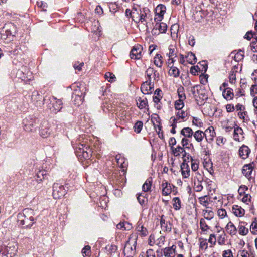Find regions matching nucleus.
Returning a JSON list of instances; mask_svg holds the SVG:
<instances>
[{
  "label": "nucleus",
  "mask_w": 257,
  "mask_h": 257,
  "mask_svg": "<svg viewBox=\"0 0 257 257\" xmlns=\"http://www.w3.org/2000/svg\"><path fill=\"white\" fill-rule=\"evenodd\" d=\"M154 84L153 83L150 84L147 81L144 82L141 86V90L144 94H150L152 93V90L154 89Z\"/></svg>",
  "instance_id": "13"
},
{
  "label": "nucleus",
  "mask_w": 257,
  "mask_h": 257,
  "mask_svg": "<svg viewBox=\"0 0 257 257\" xmlns=\"http://www.w3.org/2000/svg\"><path fill=\"white\" fill-rule=\"evenodd\" d=\"M66 193V190L63 185L55 183L53 185L52 195L54 199H58L63 197Z\"/></svg>",
  "instance_id": "8"
},
{
  "label": "nucleus",
  "mask_w": 257,
  "mask_h": 257,
  "mask_svg": "<svg viewBox=\"0 0 257 257\" xmlns=\"http://www.w3.org/2000/svg\"><path fill=\"white\" fill-rule=\"evenodd\" d=\"M159 77V73H157V71L153 68L149 67L145 71V78L146 81L151 83H154L155 81H157V78Z\"/></svg>",
  "instance_id": "11"
},
{
  "label": "nucleus",
  "mask_w": 257,
  "mask_h": 257,
  "mask_svg": "<svg viewBox=\"0 0 257 257\" xmlns=\"http://www.w3.org/2000/svg\"><path fill=\"white\" fill-rule=\"evenodd\" d=\"M173 206L175 210H179L181 208V201L179 197H174L173 199Z\"/></svg>",
  "instance_id": "42"
},
{
  "label": "nucleus",
  "mask_w": 257,
  "mask_h": 257,
  "mask_svg": "<svg viewBox=\"0 0 257 257\" xmlns=\"http://www.w3.org/2000/svg\"><path fill=\"white\" fill-rule=\"evenodd\" d=\"M136 229L142 236H146L148 235V232L147 229L142 225H138Z\"/></svg>",
  "instance_id": "45"
},
{
  "label": "nucleus",
  "mask_w": 257,
  "mask_h": 257,
  "mask_svg": "<svg viewBox=\"0 0 257 257\" xmlns=\"http://www.w3.org/2000/svg\"><path fill=\"white\" fill-rule=\"evenodd\" d=\"M143 123L142 121H137L135 123V124L133 127L134 131L136 133H140L143 128Z\"/></svg>",
  "instance_id": "44"
},
{
  "label": "nucleus",
  "mask_w": 257,
  "mask_h": 257,
  "mask_svg": "<svg viewBox=\"0 0 257 257\" xmlns=\"http://www.w3.org/2000/svg\"><path fill=\"white\" fill-rule=\"evenodd\" d=\"M237 257H249V254L247 251L242 250L238 252Z\"/></svg>",
  "instance_id": "57"
},
{
  "label": "nucleus",
  "mask_w": 257,
  "mask_h": 257,
  "mask_svg": "<svg viewBox=\"0 0 257 257\" xmlns=\"http://www.w3.org/2000/svg\"><path fill=\"white\" fill-rule=\"evenodd\" d=\"M200 248L206 250L208 248V243L206 239H204L200 242Z\"/></svg>",
  "instance_id": "60"
},
{
  "label": "nucleus",
  "mask_w": 257,
  "mask_h": 257,
  "mask_svg": "<svg viewBox=\"0 0 257 257\" xmlns=\"http://www.w3.org/2000/svg\"><path fill=\"white\" fill-rule=\"evenodd\" d=\"M192 123L194 125H195L198 127H201L203 124L202 122H201L198 118L195 117H193Z\"/></svg>",
  "instance_id": "61"
},
{
  "label": "nucleus",
  "mask_w": 257,
  "mask_h": 257,
  "mask_svg": "<svg viewBox=\"0 0 257 257\" xmlns=\"http://www.w3.org/2000/svg\"><path fill=\"white\" fill-rule=\"evenodd\" d=\"M250 152V149L245 145L242 146L239 150V154L243 159H246Z\"/></svg>",
  "instance_id": "22"
},
{
  "label": "nucleus",
  "mask_w": 257,
  "mask_h": 257,
  "mask_svg": "<svg viewBox=\"0 0 257 257\" xmlns=\"http://www.w3.org/2000/svg\"><path fill=\"white\" fill-rule=\"evenodd\" d=\"M167 29V26L165 23H156L155 28L152 30V33L154 31L159 30V32L161 33H165Z\"/></svg>",
  "instance_id": "28"
},
{
  "label": "nucleus",
  "mask_w": 257,
  "mask_h": 257,
  "mask_svg": "<svg viewBox=\"0 0 257 257\" xmlns=\"http://www.w3.org/2000/svg\"><path fill=\"white\" fill-rule=\"evenodd\" d=\"M154 119H155L156 120V123H158V124L157 125V124H155L153 123L154 127L155 129V130L158 135V137L161 139H164L163 133V132L161 131H162V126L161 125V119H160V117L158 115H157V117H155L154 118Z\"/></svg>",
  "instance_id": "18"
},
{
  "label": "nucleus",
  "mask_w": 257,
  "mask_h": 257,
  "mask_svg": "<svg viewBox=\"0 0 257 257\" xmlns=\"http://www.w3.org/2000/svg\"><path fill=\"white\" fill-rule=\"evenodd\" d=\"M170 69L168 71V74L170 76H173L174 77H178L180 74V71L178 68L176 67H174L173 65L170 66Z\"/></svg>",
  "instance_id": "31"
},
{
  "label": "nucleus",
  "mask_w": 257,
  "mask_h": 257,
  "mask_svg": "<svg viewBox=\"0 0 257 257\" xmlns=\"http://www.w3.org/2000/svg\"><path fill=\"white\" fill-rule=\"evenodd\" d=\"M176 115L179 118L183 119L187 116V113H186L185 111L183 110H178L176 114Z\"/></svg>",
  "instance_id": "62"
},
{
  "label": "nucleus",
  "mask_w": 257,
  "mask_h": 257,
  "mask_svg": "<svg viewBox=\"0 0 257 257\" xmlns=\"http://www.w3.org/2000/svg\"><path fill=\"white\" fill-rule=\"evenodd\" d=\"M176 246L173 245L171 247H165L163 249L164 255L165 257H174Z\"/></svg>",
  "instance_id": "21"
},
{
  "label": "nucleus",
  "mask_w": 257,
  "mask_h": 257,
  "mask_svg": "<svg viewBox=\"0 0 257 257\" xmlns=\"http://www.w3.org/2000/svg\"><path fill=\"white\" fill-rule=\"evenodd\" d=\"M142 50V48L140 45L133 47L130 54L131 59H139L141 58Z\"/></svg>",
  "instance_id": "14"
},
{
  "label": "nucleus",
  "mask_w": 257,
  "mask_h": 257,
  "mask_svg": "<svg viewBox=\"0 0 257 257\" xmlns=\"http://www.w3.org/2000/svg\"><path fill=\"white\" fill-rule=\"evenodd\" d=\"M232 212L237 217H242L245 214V210L241 207L234 205L232 207Z\"/></svg>",
  "instance_id": "25"
},
{
  "label": "nucleus",
  "mask_w": 257,
  "mask_h": 257,
  "mask_svg": "<svg viewBox=\"0 0 257 257\" xmlns=\"http://www.w3.org/2000/svg\"><path fill=\"white\" fill-rule=\"evenodd\" d=\"M191 169L193 171H196L199 167V162L197 160L193 159L192 157H191Z\"/></svg>",
  "instance_id": "47"
},
{
  "label": "nucleus",
  "mask_w": 257,
  "mask_h": 257,
  "mask_svg": "<svg viewBox=\"0 0 257 257\" xmlns=\"http://www.w3.org/2000/svg\"><path fill=\"white\" fill-rule=\"evenodd\" d=\"M226 241V234L224 231H223L222 234H220L218 237L217 242L220 245L225 244Z\"/></svg>",
  "instance_id": "49"
},
{
  "label": "nucleus",
  "mask_w": 257,
  "mask_h": 257,
  "mask_svg": "<svg viewBox=\"0 0 257 257\" xmlns=\"http://www.w3.org/2000/svg\"><path fill=\"white\" fill-rule=\"evenodd\" d=\"M200 229L202 230V231H205L207 229H209V226L206 223L205 219H204V218H201L200 219Z\"/></svg>",
  "instance_id": "51"
},
{
  "label": "nucleus",
  "mask_w": 257,
  "mask_h": 257,
  "mask_svg": "<svg viewBox=\"0 0 257 257\" xmlns=\"http://www.w3.org/2000/svg\"><path fill=\"white\" fill-rule=\"evenodd\" d=\"M184 107L183 101L177 100L175 103V108L178 110H181Z\"/></svg>",
  "instance_id": "54"
},
{
  "label": "nucleus",
  "mask_w": 257,
  "mask_h": 257,
  "mask_svg": "<svg viewBox=\"0 0 257 257\" xmlns=\"http://www.w3.org/2000/svg\"><path fill=\"white\" fill-rule=\"evenodd\" d=\"M137 104L138 107L140 109L143 108H147L148 110H149L148 101L146 98L144 99H142L141 98L139 97V98H138L137 100Z\"/></svg>",
  "instance_id": "30"
},
{
  "label": "nucleus",
  "mask_w": 257,
  "mask_h": 257,
  "mask_svg": "<svg viewBox=\"0 0 257 257\" xmlns=\"http://www.w3.org/2000/svg\"><path fill=\"white\" fill-rule=\"evenodd\" d=\"M51 132L50 124L45 120H43L39 126V134L43 138L48 137Z\"/></svg>",
  "instance_id": "12"
},
{
  "label": "nucleus",
  "mask_w": 257,
  "mask_h": 257,
  "mask_svg": "<svg viewBox=\"0 0 257 257\" xmlns=\"http://www.w3.org/2000/svg\"><path fill=\"white\" fill-rule=\"evenodd\" d=\"M105 79L110 82H114L116 80V77L115 75L109 72H107L105 74Z\"/></svg>",
  "instance_id": "48"
},
{
  "label": "nucleus",
  "mask_w": 257,
  "mask_h": 257,
  "mask_svg": "<svg viewBox=\"0 0 257 257\" xmlns=\"http://www.w3.org/2000/svg\"><path fill=\"white\" fill-rule=\"evenodd\" d=\"M137 200L141 206H143L148 202L147 194L140 193L138 194Z\"/></svg>",
  "instance_id": "33"
},
{
  "label": "nucleus",
  "mask_w": 257,
  "mask_h": 257,
  "mask_svg": "<svg viewBox=\"0 0 257 257\" xmlns=\"http://www.w3.org/2000/svg\"><path fill=\"white\" fill-rule=\"evenodd\" d=\"M207 198V196L206 195L202 196V197H200L199 198V200L200 204L205 207H206L207 205L208 204V201L207 199H206Z\"/></svg>",
  "instance_id": "56"
},
{
  "label": "nucleus",
  "mask_w": 257,
  "mask_h": 257,
  "mask_svg": "<svg viewBox=\"0 0 257 257\" xmlns=\"http://www.w3.org/2000/svg\"><path fill=\"white\" fill-rule=\"evenodd\" d=\"M253 163L246 164L243 167L242 172L248 179L251 178V174L254 168Z\"/></svg>",
  "instance_id": "16"
},
{
  "label": "nucleus",
  "mask_w": 257,
  "mask_h": 257,
  "mask_svg": "<svg viewBox=\"0 0 257 257\" xmlns=\"http://www.w3.org/2000/svg\"><path fill=\"white\" fill-rule=\"evenodd\" d=\"M215 132L213 126H210L205 131V137L206 141L211 143L213 140L214 136H215Z\"/></svg>",
  "instance_id": "19"
},
{
  "label": "nucleus",
  "mask_w": 257,
  "mask_h": 257,
  "mask_svg": "<svg viewBox=\"0 0 257 257\" xmlns=\"http://www.w3.org/2000/svg\"><path fill=\"white\" fill-rule=\"evenodd\" d=\"M164 215H162L160 218V225L162 230L166 232H171L172 230V224L169 222H166L164 219Z\"/></svg>",
  "instance_id": "17"
},
{
  "label": "nucleus",
  "mask_w": 257,
  "mask_h": 257,
  "mask_svg": "<svg viewBox=\"0 0 257 257\" xmlns=\"http://www.w3.org/2000/svg\"><path fill=\"white\" fill-rule=\"evenodd\" d=\"M223 257H233L232 251L230 249L224 250L222 253Z\"/></svg>",
  "instance_id": "64"
},
{
  "label": "nucleus",
  "mask_w": 257,
  "mask_h": 257,
  "mask_svg": "<svg viewBox=\"0 0 257 257\" xmlns=\"http://www.w3.org/2000/svg\"><path fill=\"white\" fill-rule=\"evenodd\" d=\"M75 154L80 159H89L92 156L93 151L89 146L84 144H79L75 149Z\"/></svg>",
  "instance_id": "3"
},
{
  "label": "nucleus",
  "mask_w": 257,
  "mask_h": 257,
  "mask_svg": "<svg viewBox=\"0 0 257 257\" xmlns=\"http://www.w3.org/2000/svg\"><path fill=\"white\" fill-rule=\"evenodd\" d=\"M181 170L183 178H187L190 176V169L187 163L183 162L181 165Z\"/></svg>",
  "instance_id": "24"
},
{
  "label": "nucleus",
  "mask_w": 257,
  "mask_h": 257,
  "mask_svg": "<svg viewBox=\"0 0 257 257\" xmlns=\"http://www.w3.org/2000/svg\"><path fill=\"white\" fill-rule=\"evenodd\" d=\"M91 247L89 245L85 246L82 250V253L84 257H89L91 252Z\"/></svg>",
  "instance_id": "50"
},
{
  "label": "nucleus",
  "mask_w": 257,
  "mask_h": 257,
  "mask_svg": "<svg viewBox=\"0 0 257 257\" xmlns=\"http://www.w3.org/2000/svg\"><path fill=\"white\" fill-rule=\"evenodd\" d=\"M222 95L223 97L226 100L232 99L234 96L233 89L231 88L227 87L223 90Z\"/></svg>",
  "instance_id": "27"
},
{
  "label": "nucleus",
  "mask_w": 257,
  "mask_h": 257,
  "mask_svg": "<svg viewBox=\"0 0 257 257\" xmlns=\"http://www.w3.org/2000/svg\"><path fill=\"white\" fill-rule=\"evenodd\" d=\"M244 51L239 50L234 55V60L236 62H239L244 58Z\"/></svg>",
  "instance_id": "43"
},
{
  "label": "nucleus",
  "mask_w": 257,
  "mask_h": 257,
  "mask_svg": "<svg viewBox=\"0 0 257 257\" xmlns=\"http://www.w3.org/2000/svg\"><path fill=\"white\" fill-rule=\"evenodd\" d=\"M35 213L33 210L30 208H25L23 210L22 213L18 215V221L20 224L25 225L24 228H30L36 222L33 217Z\"/></svg>",
  "instance_id": "1"
},
{
  "label": "nucleus",
  "mask_w": 257,
  "mask_h": 257,
  "mask_svg": "<svg viewBox=\"0 0 257 257\" xmlns=\"http://www.w3.org/2000/svg\"><path fill=\"white\" fill-rule=\"evenodd\" d=\"M236 127H234V139L236 141H239V134H242L243 132L242 128L238 126L237 125H235Z\"/></svg>",
  "instance_id": "38"
},
{
  "label": "nucleus",
  "mask_w": 257,
  "mask_h": 257,
  "mask_svg": "<svg viewBox=\"0 0 257 257\" xmlns=\"http://www.w3.org/2000/svg\"><path fill=\"white\" fill-rule=\"evenodd\" d=\"M162 194L164 196L169 195L172 192V188H174L175 186L173 185L165 182L162 184Z\"/></svg>",
  "instance_id": "20"
},
{
  "label": "nucleus",
  "mask_w": 257,
  "mask_h": 257,
  "mask_svg": "<svg viewBox=\"0 0 257 257\" xmlns=\"http://www.w3.org/2000/svg\"><path fill=\"white\" fill-rule=\"evenodd\" d=\"M226 229L227 232L231 236L235 235L237 232L236 227L231 221H229L227 224Z\"/></svg>",
  "instance_id": "29"
},
{
  "label": "nucleus",
  "mask_w": 257,
  "mask_h": 257,
  "mask_svg": "<svg viewBox=\"0 0 257 257\" xmlns=\"http://www.w3.org/2000/svg\"><path fill=\"white\" fill-rule=\"evenodd\" d=\"M171 150L173 155L176 157L180 156L182 153L185 152L184 148L180 146H177L176 148L172 147Z\"/></svg>",
  "instance_id": "35"
},
{
  "label": "nucleus",
  "mask_w": 257,
  "mask_h": 257,
  "mask_svg": "<svg viewBox=\"0 0 257 257\" xmlns=\"http://www.w3.org/2000/svg\"><path fill=\"white\" fill-rule=\"evenodd\" d=\"M203 214L204 219L208 220H211L214 217V212L212 210H203Z\"/></svg>",
  "instance_id": "40"
},
{
  "label": "nucleus",
  "mask_w": 257,
  "mask_h": 257,
  "mask_svg": "<svg viewBox=\"0 0 257 257\" xmlns=\"http://www.w3.org/2000/svg\"><path fill=\"white\" fill-rule=\"evenodd\" d=\"M140 10L139 9L136 8H133L132 12H130V16L132 20L136 23H139V18L140 14H139Z\"/></svg>",
  "instance_id": "26"
},
{
  "label": "nucleus",
  "mask_w": 257,
  "mask_h": 257,
  "mask_svg": "<svg viewBox=\"0 0 257 257\" xmlns=\"http://www.w3.org/2000/svg\"><path fill=\"white\" fill-rule=\"evenodd\" d=\"M84 93H83L80 89V87L77 86L75 89L72 95V99L74 104L77 106L80 105L84 100Z\"/></svg>",
  "instance_id": "6"
},
{
  "label": "nucleus",
  "mask_w": 257,
  "mask_h": 257,
  "mask_svg": "<svg viewBox=\"0 0 257 257\" xmlns=\"http://www.w3.org/2000/svg\"><path fill=\"white\" fill-rule=\"evenodd\" d=\"M193 135L196 141L201 142L205 136V132H203L201 130H197L193 133Z\"/></svg>",
  "instance_id": "34"
},
{
  "label": "nucleus",
  "mask_w": 257,
  "mask_h": 257,
  "mask_svg": "<svg viewBox=\"0 0 257 257\" xmlns=\"http://www.w3.org/2000/svg\"><path fill=\"white\" fill-rule=\"evenodd\" d=\"M248 225L247 223L242 221L240 222L238 226V232L241 235H246L248 233V229L246 226Z\"/></svg>",
  "instance_id": "23"
},
{
  "label": "nucleus",
  "mask_w": 257,
  "mask_h": 257,
  "mask_svg": "<svg viewBox=\"0 0 257 257\" xmlns=\"http://www.w3.org/2000/svg\"><path fill=\"white\" fill-rule=\"evenodd\" d=\"M229 79L230 83L231 84L235 83L236 80V75L233 71H231L229 73Z\"/></svg>",
  "instance_id": "58"
},
{
  "label": "nucleus",
  "mask_w": 257,
  "mask_h": 257,
  "mask_svg": "<svg viewBox=\"0 0 257 257\" xmlns=\"http://www.w3.org/2000/svg\"><path fill=\"white\" fill-rule=\"evenodd\" d=\"M15 34V27L12 24H6L1 32V38L6 39Z\"/></svg>",
  "instance_id": "10"
},
{
  "label": "nucleus",
  "mask_w": 257,
  "mask_h": 257,
  "mask_svg": "<svg viewBox=\"0 0 257 257\" xmlns=\"http://www.w3.org/2000/svg\"><path fill=\"white\" fill-rule=\"evenodd\" d=\"M31 97L32 102L37 107H41L44 103H47L48 96L43 98L38 91L33 92Z\"/></svg>",
  "instance_id": "7"
},
{
  "label": "nucleus",
  "mask_w": 257,
  "mask_h": 257,
  "mask_svg": "<svg viewBox=\"0 0 257 257\" xmlns=\"http://www.w3.org/2000/svg\"><path fill=\"white\" fill-rule=\"evenodd\" d=\"M169 52L167 53V55L171 58L172 57H176V53L175 52V49L173 46H170L169 47Z\"/></svg>",
  "instance_id": "52"
},
{
  "label": "nucleus",
  "mask_w": 257,
  "mask_h": 257,
  "mask_svg": "<svg viewBox=\"0 0 257 257\" xmlns=\"http://www.w3.org/2000/svg\"><path fill=\"white\" fill-rule=\"evenodd\" d=\"M200 71V68H199V67L198 66H192L191 68H190V73L194 75H195L196 74V73Z\"/></svg>",
  "instance_id": "59"
},
{
  "label": "nucleus",
  "mask_w": 257,
  "mask_h": 257,
  "mask_svg": "<svg viewBox=\"0 0 257 257\" xmlns=\"http://www.w3.org/2000/svg\"><path fill=\"white\" fill-rule=\"evenodd\" d=\"M17 249L14 242H6L0 246V257H13L15 255Z\"/></svg>",
  "instance_id": "2"
},
{
  "label": "nucleus",
  "mask_w": 257,
  "mask_h": 257,
  "mask_svg": "<svg viewBox=\"0 0 257 257\" xmlns=\"http://www.w3.org/2000/svg\"><path fill=\"white\" fill-rule=\"evenodd\" d=\"M248 190V187L245 185H241L240 186L238 192L240 196H242L243 195L246 194V191Z\"/></svg>",
  "instance_id": "55"
},
{
  "label": "nucleus",
  "mask_w": 257,
  "mask_h": 257,
  "mask_svg": "<svg viewBox=\"0 0 257 257\" xmlns=\"http://www.w3.org/2000/svg\"><path fill=\"white\" fill-rule=\"evenodd\" d=\"M197 97H199V98L203 100H207L208 99V95L205 93V91L201 88V86L196 90Z\"/></svg>",
  "instance_id": "36"
},
{
  "label": "nucleus",
  "mask_w": 257,
  "mask_h": 257,
  "mask_svg": "<svg viewBox=\"0 0 257 257\" xmlns=\"http://www.w3.org/2000/svg\"><path fill=\"white\" fill-rule=\"evenodd\" d=\"M204 180L203 176L199 172H195L193 179L194 186L193 188L196 192H200L203 189L202 182Z\"/></svg>",
  "instance_id": "9"
},
{
  "label": "nucleus",
  "mask_w": 257,
  "mask_h": 257,
  "mask_svg": "<svg viewBox=\"0 0 257 257\" xmlns=\"http://www.w3.org/2000/svg\"><path fill=\"white\" fill-rule=\"evenodd\" d=\"M106 249L107 250L108 252L109 253H112L113 252H115L116 251V250H117V246L113 244H111L110 245H108L106 247Z\"/></svg>",
  "instance_id": "53"
},
{
  "label": "nucleus",
  "mask_w": 257,
  "mask_h": 257,
  "mask_svg": "<svg viewBox=\"0 0 257 257\" xmlns=\"http://www.w3.org/2000/svg\"><path fill=\"white\" fill-rule=\"evenodd\" d=\"M154 59L155 65L159 68L161 67L163 63L162 56L160 54H157Z\"/></svg>",
  "instance_id": "39"
},
{
  "label": "nucleus",
  "mask_w": 257,
  "mask_h": 257,
  "mask_svg": "<svg viewBox=\"0 0 257 257\" xmlns=\"http://www.w3.org/2000/svg\"><path fill=\"white\" fill-rule=\"evenodd\" d=\"M48 107L53 113H56L60 111L62 108L63 103L61 99H58L54 96H48L47 98V103Z\"/></svg>",
  "instance_id": "4"
},
{
  "label": "nucleus",
  "mask_w": 257,
  "mask_h": 257,
  "mask_svg": "<svg viewBox=\"0 0 257 257\" xmlns=\"http://www.w3.org/2000/svg\"><path fill=\"white\" fill-rule=\"evenodd\" d=\"M255 94H257V85L253 84L250 88V95L254 96Z\"/></svg>",
  "instance_id": "63"
},
{
  "label": "nucleus",
  "mask_w": 257,
  "mask_h": 257,
  "mask_svg": "<svg viewBox=\"0 0 257 257\" xmlns=\"http://www.w3.org/2000/svg\"><path fill=\"white\" fill-rule=\"evenodd\" d=\"M45 172V170H39L36 175L34 177V179L31 180L30 183L33 185H36V187L40 188L41 186L39 185L41 183L43 179V173Z\"/></svg>",
  "instance_id": "15"
},
{
  "label": "nucleus",
  "mask_w": 257,
  "mask_h": 257,
  "mask_svg": "<svg viewBox=\"0 0 257 257\" xmlns=\"http://www.w3.org/2000/svg\"><path fill=\"white\" fill-rule=\"evenodd\" d=\"M186 58H187V62L189 64H194L197 62V58L195 54L191 52H190L188 53V55L187 56H186Z\"/></svg>",
  "instance_id": "37"
},
{
  "label": "nucleus",
  "mask_w": 257,
  "mask_h": 257,
  "mask_svg": "<svg viewBox=\"0 0 257 257\" xmlns=\"http://www.w3.org/2000/svg\"><path fill=\"white\" fill-rule=\"evenodd\" d=\"M151 179H148L142 186L143 191L145 192L149 191L151 189Z\"/></svg>",
  "instance_id": "41"
},
{
  "label": "nucleus",
  "mask_w": 257,
  "mask_h": 257,
  "mask_svg": "<svg viewBox=\"0 0 257 257\" xmlns=\"http://www.w3.org/2000/svg\"><path fill=\"white\" fill-rule=\"evenodd\" d=\"M39 119L33 115L26 117L23 120L24 129L27 132H31L35 125L38 123Z\"/></svg>",
  "instance_id": "5"
},
{
  "label": "nucleus",
  "mask_w": 257,
  "mask_h": 257,
  "mask_svg": "<svg viewBox=\"0 0 257 257\" xmlns=\"http://www.w3.org/2000/svg\"><path fill=\"white\" fill-rule=\"evenodd\" d=\"M180 134L184 137L190 138L193 136V132L192 128L187 127L182 128Z\"/></svg>",
  "instance_id": "32"
},
{
  "label": "nucleus",
  "mask_w": 257,
  "mask_h": 257,
  "mask_svg": "<svg viewBox=\"0 0 257 257\" xmlns=\"http://www.w3.org/2000/svg\"><path fill=\"white\" fill-rule=\"evenodd\" d=\"M250 230L252 234H257V219L255 218L250 225Z\"/></svg>",
  "instance_id": "46"
}]
</instances>
